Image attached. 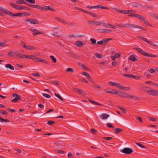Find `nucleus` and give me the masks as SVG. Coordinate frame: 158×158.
Returning a JSON list of instances; mask_svg holds the SVG:
<instances>
[{
    "mask_svg": "<svg viewBox=\"0 0 158 158\" xmlns=\"http://www.w3.org/2000/svg\"><path fill=\"white\" fill-rule=\"evenodd\" d=\"M28 5L30 7L37 8L39 10H41L42 11L49 10L53 12L55 11V10H54L51 6H44L42 7L38 5H32L29 3L28 4Z\"/></svg>",
    "mask_w": 158,
    "mask_h": 158,
    "instance_id": "obj_1",
    "label": "nucleus"
},
{
    "mask_svg": "<svg viewBox=\"0 0 158 158\" xmlns=\"http://www.w3.org/2000/svg\"><path fill=\"white\" fill-rule=\"evenodd\" d=\"M118 96L122 98H129L135 100H139L140 99V98L138 97H135L132 95H129L123 92L119 93L118 94Z\"/></svg>",
    "mask_w": 158,
    "mask_h": 158,
    "instance_id": "obj_2",
    "label": "nucleus"
},
{
    "mask_svg": "<svg viewBox=\"0 0 158 158\" xmlns=\"http://www.w3.org/2000/svg\"><path fill=\"white\" fill-rule=\"evenodd\" d=\"M129 17H134L139 18V19L143 21L145 24L148 26H151L149 22L146 20V19L143 17L142 15L137 14H133L129 15H128Z\"/></svg>",
    "mask_w": 158,
    "mask_h": 158,
    "instance_id": "obj_3",
    "label": "nucleus"
},
{
    "mask_svg": "<svg viewBox=\"0 0 158 158\" xmlns=\"http://www.w3.org/2000/svg\"><path fill=\"white\" fill-rule=\"evenodd\" d=\"M133 49L137 50L141 54L146 56L148 57H156V55L147 53L145 51L142 50L140 48H134Z\"/></svg>",
    "mask_w": 158,
    "mask_h": 158,
    "instance_id": "obj_4",
    "label": "nucleus"
},
{
    "mask_svg": "<svg viewBox=\"0 0 158 158\" xmlns=\"http://www.w3.org/2000/svg\"><path fill=\"white\" fill-rule=\"evenodd\" d=\"M113 9L116 12L122 14H132L135 12V11L132 10H120L115 8H113Z\"/></svg>",
    "mask_w": 158,
    "mask_h": 158,
    "instance_id": "obj_5",
    "label": "nucleus"
},
{
    "mask_svg": "<svg viewBox=\"0 0 158 158\" xmlns=\"http://www.w3.org/2000/svg\"><path fill=\"white\" fill-rule=\"evenodd\" d=\"M120 151L123 153L126 154H130L133 152L132 149L130 148H125L121 150Z\"/></svg>",
    "mask_w": 158,
    "mask_h": 158,
    "instance_id": "obj_6",
    "label": "nucleus"
},
{
    "mask_svg": "<svg viewBox=\"0 0 158 158\" xmlns=\"http://www.w3.org/2000/svg\"><path fill=\"white\" fill-rule=\"evenodd\" d=\"M97 32L101 33H109L112 31L111 29H107L99 27L97 29Z\"/></svg>",
    "mask_w": 158,
    "mask_h": 158,
    "instance_id": "obj_7",
    "label": "nucleus"
},
{
    "mask_svg": "<svg viewBox=\"0 0 158 158\" xmlns=\"http://www.w3.org/2000/svg\"><path fill=\"white\" fill-rule=\"evenodd\" d=\"M10 5L13 7L17 10H25L26 9V7L24 6H20L19 5H16L12 3H10Z\"/></svg>",
    "mask_w": 158,
    "mask_h": 158,
    "instance_id": "obj_8",
    "label": "nucleus"
},
{
    "mask_svg": "<svg viewBox=\"0 0 158 158\" xmlns=\"http://www.w3.org/2000/svg\"><path fill=\"white\" fill-rule=\"evenodd\" d=\"M73 90L76 92H77L78 94L82 95H86L85 92L81 89L79 88H74Z\"/></svg>",
    "mask_w": 158,
    "mask_h": 158,
    "instance_id": "obj_9",
    "label": "nucleus"
},
{
    "mask_svg": "<svg viewBox=\"0 0 158 158\" xmlns=\"http://www.w3.org/2000/svg\"><path fill=\"white\" fill-rule=\"evenodd\" d=\"M13 97H15L12 100V102H17L18 101L21 99L20 96L17 94H12Z\"/></svg>",
    "mask_w": 158,
    "mask_h": 158,
    "instance_id": "obj_10",
    "label": "nucleus"
},
{
    "mask_svg": "<svg viewBox=\"0 0 158 158\" xmlns=\"http://www.w3.org/2000/svg\"><path fill=\"white\" fill-rule=\"evenodd\" d=\"M30 31L31 32H34V33L33 34V36H35L37 34H43V33L42 32H39V31L37 29H36L33 28H30L29 29Z\"/></svg>",
    "mask_w": 158,
    "mask_h": 158,
    "instance_id": "obj_11",
    "label": "nucleus"
},
{
    "mask_svg": "<svg viewBox=\"0 0 158 158\" xmlns=\"http://www.w3.org/2000/svg\"><path fill=\"white\" fill-rule=\"evenodd\" d=\"M14 56L19 57L21 58H24V54L21 53L20 52L18 51H14Z\"/></svg>",
    "mask_w": 158,
    "mask_h": 158,
    "instance_id": "obj_12",
    "label": "nucleus"
},
{
    "mask_svg": "<svg viewBox=\"0 0 158 158\" xmlns=\"http://www.w3.org/2000/svg\"><path fill=\"white\" fill-rule=\"evenodd\" d=\"M24 58H25L27 59H31L33 60L36 61V56L33 55H26L24 54Z\"/></svg>",
    "mask_w": 158,
    "mask_h": 158,
    "instance_id": "obj_13",
    "label": "nucleus"
},
{
    "mask_svg": "<svg viewBox=\"0 0 158 158\" xmlns=\"http://www.w3.org/2000/svg\"><path fill=\"white\" fill-rule=\"evenodd\" d=\"M103 24L104 27L106 28H111L114 29L116 28V27L115 26L109 23H103Z\"/></svg>",
    "mask_w": 158,
    "mask_h": 158,
    "instance_id": "obj_14",
    "label": "nucleus"
},
{
    "mask_svg": "<svg viewBox=\"0 0 158 158\" xmlns=\"http://www.w3.org/2000/svg\"><path fill=\"white\" fill-rule=\"evenodd\" d=\"M93 8H102L107 10L109 9V8L107 7L103 6L102 5H98L95 6H93Z\"/></svg>",
    "mask_w": 158,
    "mask_h": 158,
    "instance_id": "obj_15",
    "label": "nucleus"
},
{
    "mask_svg": "<svg viewBox=\"0 0 158 158\" xmlns=\"http://www.w3.org/2000/svg\"><path fill=\"white\" fill-rule=\"evenodd\" d=\"M106 92L109 93L111 94H116L118 93V91L112 89H110L109 90L107 91Z\"/></svg>",
    "mask_w": 158,
    "mask_h": 158,
    "instance_id": "obj_16",
    "label": "nucleus"
},
{
    "mask_svg": "<svg viewBox=\"0 0 158 158\" xmlns=\"http://www.w3.org/2000/svg\"><path fill=\"white\" fill-rule=\"evenodd\" d=\"M23 15V13H18L16 14H13L12 13L9 11L8 15L10 16H20Z\"/></svg>",
    "mask_w": 158,
    "mask_h": 158,
    "instance_id": "obj_17",
    "label": "nucleus"
},
{
    "mask_svg": "<svg viewBox=\"0 0 158 158\" xmlns=\"http://www.w3.org/2000/svg\"><path fill=\"white\" fill-rule=\"evenodd\" d=\"M108 84L112 86H114L118 88H119L121 85L119 83L113 82L111 81H110Z\"/></svg>",
    "mask_w": 158,
    "mask_h": 158,
    "instance_id": "obj_18",
    "label": "nucleus"
},
{
    "mask_svg": "<svg viewBox=\"0 0 158 158\" xmlns=\"http://www.w3.org/2000/svg\"><path fill=\"white\" fill-rule=\"evenodd\" d=\"M109 117V115L107 114L103 113L100 116V117L101 119H106L108 117Z\"/></svg>",
    "mask_w": 158,
    "mask_h": 158,
    "instance_id": "obj_19",
    "label": "nucleus"
},
{
    "mask_svg": "<svg viewBox=\"0 0 158 158\" xmlns=\"http://www.w3.org/2000/svg\"><path fill=\"white\" fill-rule=\"evenodd\" d=\"M75 44L77 47H81L82 46L83 44V43L81 41H77L75 43Z\"/></svg>",
    "mask_w": 158,
    "mask_h": 158,
    "instance_id": "obj_20",
    "label": "nucleus"
},
{
    "mask_svg": "<svg viewBox=\"0 0 158 158\" xmlns=\"http://www.w3.org/2000/svg\"><path fill=\"white\" fill-rule=\"evenodd\" d=\"M142 89H143L146 92H148L149 93V94L150 93V91L151 90V89L149 87L147 86H144L142 87Z\"/></svg>",
    "mask_w": 158,
    "mask_h": 158,
    "instance_id": "obj_21",
    "label": "nucleus"
},
{
    "mask_svg": "<svg viewBox=\"0 0 158 158\" xmlns=\"http://www.w3.org/2000/svg\"><path fill=\"white\" fill-rule=\"evenodd\" d=\"M5 66L6 68H8L11 70H14V67L10 64H6Z\"/></svg>",
    "mask_w": 158,
    "mask_h": 158,
    "instance_id": "obj_22",
    "label": "nucleus"
},
{
    "mask_svg": "<svg viewBox=\"0 0 158 158\" xmlns=\"http://www.w3.org/2000/svg\"><path fill=\"white\" fill-rule=\"evenodd\" d=\"M0 10L2 11L7 15H8L9 11L5 9L2 7H0Z\"/></svg>",
    "mask_w": 158,
    "mask_h": 158,
    "instance_id": "obj_23",
    "label": "nucleus"
},
{
    "mask_svg": "<svg viewBox=\"0 0 158 158\" xmlns=\"http://www.w3.org/2000/svg\"><path fill=\"white\" fill-rule=\"evenodd\" d=\"M55 19L57 20H58L60 22H62L63 23H65L66 24H68V23L66 22L65 21L63 20L61 18H59L57 17H56L55 18Z\"/></svg>",
    "mask_w": 158,
    "mask_h": 158,
    "instance_id": "obj_24",
    "label": "nucleus"
},
{
    "mask_svg": "<svg viewBox=\"0 0 158 158\" xmlns=\"http://www.w3.org/2000/svg\"><path fill=\"white\" fill-rule=\"evenodd\" d=\"M114 133L116 134H118V133L122 131L123 129L121 128H116L114 129Z\"/></svg>",
    "mask_w": 158,
    "mask_h": 158,
    "instance_id": "obj_25",
    "label": "nucleus"
},
{
    "mask_svg": "<svg viewBox=\"0 0 158 158\" xmlns=\"http://www.w3.org/2000/svg\"><path fill=\"white\" fill-rule=\"evenodd\" d=\"M150 94L153 96H156L157 90L153 89H151Z\"/></svg>",
    "mask_w": 158,
    "mask_h": 158,
    "instance_id": "obj_26",
    "label": "nucleus"
},
{
    "mask_svg": "<svg viewBox=\"0 0 158 158\" xmlns=\"http://www.w3.org/2000/svg\"><path fill=\"white\" fill-rule=\"evenodd\" d=\"M66 72L67 73H72L74 72V70L73 69L69 68L66 70Z\"/></svg>",
    "mask_w": 158,
    "mask_h": 158,
    "instance_id": "obj_27",
    "label": "nucleus"
},
{
    "mask_svg": "<svg viewBox=\"0 0 158 158\" xmlns=\"http://www.w3.org/2000/svg\"><path fill=\"white\" fill-rule=\"evenodd\" d=\"M129 59L132 61H135L137 60L135 56L133 55H131L129 57Z\"/></svg>",
    "mask_w": 158,
    "mask_h": 158,
    "instance_id": "obj_28",
    "label": "nucleus"
},
{
    "mask_svg": "<svg viewBox=\"0 0 158 158\" xmlns=\"http://www.w3.org/2000/svg\"><path fill=\"white\" fill-rule=\"evenodd\" d=\"M89 101L91 103H92L93 104H95L96 105H100L101 106H103V105L102 104L99 103L97 102L93 101L90 99H89Z\"/></svg>",
    "mask_w": 158,
    "mask_h": 158,
    "instance_id": "obj_29",
    "label": "nucleus"
},
{
    "mask_svg": "<svg viewBox=\"0 0 158 158\" xmlns=\"http://www.w3.org/2000/svg\"><path fill=\"white\" fill-rule=\"evenodd\" d=\"M120 89H121L124 90H125L126 91L129 90L130 89V88L128 87H125L122 86L121 85H120V87H119Z\"/></svg>",
    "mask_w": 158,
    "mask_h": 158,
    "instance_id": "obj_30",
    "label": "nucleus"
},
{
    "mask_svg": "<svg viewBox=\"0 0 158 158\" xmlns=\"http://www.w3.org/2000/svg\"><path fill=\"white\" fill-rule=\"evenodd\" d=\"M31 21V23L34 24H39V22L36 19H31V20H29Z\"/></svg>",
    "mask_w": 158,
    "mask_h": 158,
    "instance_id": "obj_31",
    "label": "nucleus"
},
{
    "mask_svg": "<svg viewBox=\"0 0 158 158\" xmlns=\"http://www.w3.org/2000/svg\"><path fill=\"white\" fill-rule=\"evenodd\" d=\"M16 4H21L22 3H24V4H27V5H28V4H29V3H27L26 2H25L24 1V0H19V1L16 2Z\"/></svg>",
    "mask_w": 158,
    "mask_h": 158,
    "instance_id": "obj_32",
    "label": "nucleus"
},
{
    "mask_svg": "<svg viewBox=\"0 0 158 158\" xmlns=\"http://www.w3.org/2000/svg\"><path fill=\"white\" fill-rule=\"evenodd\" d=\"M25 48L27 50H34L36 49V48L33 46H26L25 47Z\"/></svg>",
    "mask_w": 158,
    "mask_h": 158,
    "instance_id": "obj_33",
    "label": "nucleus"
},
{
    "mask_svg": "<svg viewBox=\"0 0 158 158\" xmlns=\"http://www.w3.org/2000/svg\"><path fill=\"white\" fill-rule=\"evenodd\" d=\"M138 38H139L141 40H143L146 43H148L149 41H148L147 39H146L145 38H144L142 36H138L137 37Z\"/></svg>",
    "mask_w": 158,
    "mask_h": 158,
    "instance_id": "obj_34",
    "label": "nucleus"
},
{
    "mask_svg": "<svg viewBox=\"0 0 158 158\" xmlns=\"http://www.w3.org/2000/svg\"><path fill=\"white\" fill-rule=\"evenodd\" d=\"M14 51H10L8 52L7 54V55L9 57H12L14 56Z\"/></svg>",
    "mask_w": 158,
    "mask_h": 158,
    "instance_id": "obj_35",
    "label": "nucleus"
},
{
    "mask_svg": "<svg viewBox=\"0 0 158 158\" xmlns=\"http://www.w3.org/2000/svg\"><path fill=\"white\" fill-rule=\"evenodd\" d=\"M138 27H139V26L137 25L129 24V27L131 28H138Z\"/></svg>",
    "mask_w": 158,
    "mask_h": 158,
    "instance_id": "obj_36",
    "label": "nucleus"
},
{
    "mask_svg": "<svg viewBox=\"0 0 158 158\" xmlns=\"http://www.w3.org/2000/svg\"><path fill=\"white\" fill-rule=\"evenodd\" d=\"M50 59L52 60V62L53 63H55L56 62V59L55 58V57L52 55H51L50 56Z\"/></svg>",
    "mask_w": 158,
    "mask_h": 158,
    "instance_id": "obj_37",
    "label": "nucleus"
},
{
    "mask_svg": "<svg viewBox=\"0 0 158 158\" xmlns=\"http://www.w3.org/2000/svg\"><path fill=\"white\" fill-rule=\"evenodd\" d=\"M111 40H112V39H108V38H104V39H102L104 44H105V43L109 41H110Z\"/></svg>",
    "mask_w": 158,
    "mask_h": 158,
    "instance_id": "obj_38",
    "label": "nucleus"
},
{
    "mask_svg": "<svg viewBox=\"0 0 158 158\" xmlns=\"http://www.w3.org/2000/svg\"><path fill=\"white\" fill-rule=\"evenodd\" d=\"M141 77L138 76H135L131 75V78L135 79L137 80L140 79Z\"/></svg>",
    "mask_w": 158,
    "mask_h": 158,
    "instance_id": "obj_39",
    "label": "nucleus"
},
{
    "mask_svg": "<svg viewBox=\"0 0 158 158\" xmlns=\"http://www.w3.org/2000/svg\"><path fill=\"white\" fill-rule=\"evenodd\" d=\"M54 94L56 97H57L60 100H61L62 101H63L64 99L60 97V96L59 94L55 93Z\"/></svg>",
    "mask_w": 158,
    "mask_h": 158,
    "instance_id": "obj_40",
    "label": "nucleus"
},
{
    "mask_svg": "<svg viewBox=\"0 0 158 158\" xmlns=\"http://www.w3.org/2000/svg\"><path fill=\"white\" fill-rule=\"evenodd\" d=\"M136 144L142 148H146V147L145 146L139 143H136Z\"/></svg>",
    "mask_w": 158,
    "mask_h": 158,
    "instance_id": "obj_41",
    "label": "nucleus"
},
{
    "mask_svg": "<svg viewBox=\"0 0 158 158\" xmlns=\"http://www.w3.org/2000/svg\"><path fill=\"white\" fill-rule=\"evenodd\" d=\"M0 121L2 122H8L9 121L8 119L3 118L0 117Z\"/></svg>",
    "mask_w": 158,
    "mask_h": 158,
    "instance_id": "obj_42",
    "label": "nucleus"
},
{
    "mask_svg": "<svg viewBox=\"0 0 158 158\" xmlns=\"http://www.w3.org/2000/svg\"><path fill=\"white\" fill-rule=\"evenodd\" d=\"M90 132L94 134H95L97 132V131L93 128H91L90 130Z\"/></svg>",
    "mask_w": 158,
    "mask_h": 158,
    "instance_id": "obj_43",
    "label": "nucleus"
},
{
    "mask_svg": "<svg viewBox=\"0 0 158 158\" xmlns=\"http://www.w3.org/2000/svg\"><path fill=\"white\" fill-rule=\"evenodd\" d=\"M90 41L91 42V44H95L96 43V40L95 39H94L93 38H91L90 39Z\"/></svg>",
    "mask_w": 158,
    "mask_h": 158,
    "instance_id": "obj_44",
    "label": "nucleus"
},
{
    "mask_svg": "<svg viewBox=\"0 0 158 158\" xmlns=\"http://www.w3.org/2000/svg\"><path fill=\"white\" fill-rule=\"evenodd\" d=\"M88 14L92 16L94 18H97L98 17V15H96L95 14L90 12H89Z\"/></svg>",
    "mask_w": 158,
    "mask_h": 158,
    "instance_id": "obj_45",
    "label": "nucleus"
},
{
    "mask_svg": "<svg viewBox=\"0 0 158 158\" xmlns=\"http://www.w3.org/2000/svg\"><path fill=\"white\" fill-rule=\"evenodd\" d=\"M102 23L100 21H94V25L99 26L101 25Z\"/></svg>",
    "mask_w": 158,
    "mask_h": 158,
    "instance_id": "obj_46",
    "label": "nucleus"
},
{
    "mask_svg": "<svg viewBox=\"0 0 158 158\" xmlns=\"http://www.w3.org/2000/svg\"><path fill=\"white\" fill-rule=\"evenodd\" d=\"M148 44L151 45H152V46H154V47H156L158 46L157 45L154 44L153 43V42H151V41H149Z\"/></svg>",
    "mask_w": 158,
    "mask_h": 158,
    "instance_id": "obj_47",
    "label": "nucleus"
},
{
    "mask_svg": "<svg viewBox=\"0 0 158 158\" xmlns=\"http://www.w3.org/2000/svg\"><path fill=\"white\" fill-rule=\"evenodd\" d=\"M51 83L53 85H59L60 84L59 83L56 81H52L51 82Z\"/></svg>",
    "mask_w": 158,
    "mask_h": 158,
    "instance_id": "obj_48",
    "label": "nucleus"
},
{
    "mask_svg": "<svg viewBox=\"0 0 158 158\" xmlns=\"http://www.w3.org/2000/svg\"><path fill=\"white\" fill-rule=\"evenodd\" d=\"M42 95H43V96H44L48 98H49L51 97V96L50 95H49V94H46L43 93Z\"/></svg>",
    "mask_w": 158,
    "mask_h": 158,
    "instance_id": "obj_49",
    "label": "nucleus"
},
{
    "mask_svg": "<svg viewBox=\"0 0 158 158\" xmlns=\"http://www.w3.org/2000/svg\"><path fill=\"white\" fill-rule=\"evenodd\" d=\"M0 113L2 115H7L8 113L5 110H2L0 111Z\"/></svg>",
    "mask_w": 158,
    "mask_h": 158,
    "instance_id": "obj_50",
    "label": "nucleus"
},
{
    "mask_svg": "<svg viewBox=\"0 0 158 158\" xmlns=\"http://www.w3.org/2000/svg\"><path fill=\"white\" fill-rule=\"evenodd\" d=\"M95 56L98 58H102V56L100 54H99L97 53L95 54Z\"/></svg>",
    "mask_w": 158,
    "mask_h": 158,
    "instance_id": "obj_51",
    "label": "nucleus"
},
{
    "mask_svg": "<svg viewBox=\"0 0 158 158\" xmlns=\"http://www.w3.org/2000/svg\"><path fill=\"white\" fill-rule=\"evenodd\" d=\"M78 64L80 66H81L84 69H85L86 68V66L84 64H82L80 63Z\"/></svg>",
    "mask_w": 158,
    "mask_h": 158,
    "instance_id": "obj_52",
    "label": "nucleus"
},
{
    "mask_svg": "<svg viewBox=\"0 0 158 158\" xmlns=\"http://www.w3.org/2000/svg\"><path fill=\"white\" fill-rule=\"evenodd\" d=\"M55 122L52 121H49L47 122V124L49 125H52L55 123Z\"/></svg>",
    "mask_w": 158,
    "mask_h": 158,
    "instance_id": "obj_53",
    "label": "nucleus"
},
{
    "mask_svg": "<svg viewBox=\"0 0 158 158\" xmlns=\"http://www.w3.org/2000/svg\"><path fill=\"white\" fill-rule=\"evenodd\" d=\"M36 61L41 62H43L44 59L42 58H36Z\"/></svg>",
    "mask_w": 158,
    "mask_h": 158,
    "instance_id": "obj_54",
    "label": "nucleus"
},
{
    "mask_svg": "<svg viewBox=\"0 0 158 158\" xmlns=\"http://www.w3.org/2000/svg\"><path fill=\"white\" fill-rule=\"evenodd\" d=\"M148 71L150 73H153L155 72V71L154 69H150L148 70Z\"/></svg>",
    "mask_w": 158,
    "mask_h": 158,
    "instance_id": "obj_55",
    "label": "nucleus"
},
{
    "mask_svg": "<svg viewBox=\"0 0 158 158\" xmlns=\"http://www.w3.org/2000/svg\"><path fill=\"white\" fill-rule=\"evenodd\" d=\"M124 77L131 78V75L130 74H124L123 75Z\"/></svg>",
    "mask_w": 158,
    "mask_h": 158,
    "instance_id": "obj_56",
    "label": "nucleus"
},
{
    "mask_svg": "<svg viewBox=\"0 0 158 158\" xmlns=\"http://www.w3.org/2000/svg\"><path fill=\"white\" fill-rule=\"evenodd\" d=\"M68 53L70 54V55L73 57H76V55L72 52H68Z\"/></svg>",
    "mask_w": 158,
    "mask_h": 158,
    "instance_id": "obj_57",
    "label": "nucleus"
},
{
    "mask_svg": "<svg viewBox=\"0 0 158 158\" xmlns=\"http://www.w3.org/2000/svg\"><path fill=\"white\" fill-rule=\"evenodd\" d=\"M26 1L28 2H29L31 3H35V0H25Z\"/></svg>",
    "mask_w": 158,
    "mask_h": 158,
    "instance_id": "obj_58",
    "label": "nucleus"
},
{
    "mask_svg": "<svg viewBox=\"0 0 158 158\" xmlns=\"http://www.w3.org/2000/svg\"><path fill=\"white\" fill-rule=\"evenodd\" d=\"M107 126L108 127L110 128H114V127L112 125V124L110 123H108L107 124Z\"/></svg>",
    "mask_w": 158,
    "mask_h": 158,
    "instance_id": "obj_59",
    "label": "nucleus"
},
{
    "mask_svg": "<svg viewBox=\"0 0 158 158\" xmlns=\"http://www.w3.org/2000/svg\"><path fill=\"white\" fill-rule=\"evenodd\" d=\"M21 46L25 48V47L26 46V45H25V43L22 41H21Z\"/></svg>",
    "mask_w": 158,
    "mask_h": 158,
    "instance_id": "obj_60",
    "label": "nucleus"
},
{
    "mask_svg": "<svg viewBox=\"0 0 158 158\" xmlns=\"http://www.w3.org/2000/svg\"><path fill=\"white\" fill-rule=\"evenodd\" d=\"M31 74L32 75H33V76H35V77H40V75L38 73H31Z\"/></svg>",
    "mask_w": 158,
    "mask_h": 158,
    "instance_id": "obj_61",
    "label": "nucleus"
},
{
    "mask_svg": "<svg viewBox=\"0 0 158 158\" xmlns=\"http://www.w3.org/2000/svg\"><path fill=\"white\" fill-rule=\"evenodd\" d=\"M68 157L69 158H73V155L71 152H69L68 153Z\"/></svg>",
    "mask_w": 158,
    "mask_h": 158,
    "instance_id": "obj_62",
    "label": "nucleus"
},
{
    "mask_svg": "<svg viewBox=\"0 0 158 158\" xmlns=\"http://www.w3.org/2000/svg\"><path fill=\"white\" fill-rule=\"evenodd\" d=\"M55 152L57 153H59L61 154H63L64 153V152L62 150H56Z\"/></svg>",
    "mask_w": 158,
    "mask_h": 158,
    "instance_id": "obj_63",
    "label": "nucleus"
},
{
    "mask_svg": "<svg viewBox=\"0 0 158 158\" xmlns=\"http://www.w3.org/2000/svg\"><path fill=\"white\" fill-rule=\"evenodd\" d=\"M14 150L15 151L18 152V153H21L22 152V151L21 149H19L18 148H15L14 149Z\"/></svg>",
    "mask_w": 158,
    "mask_h": 158,
    "instance_id": "obj_64",
    "label": "nucleus"
}]
</instances>
